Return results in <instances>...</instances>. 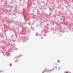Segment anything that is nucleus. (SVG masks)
<instances>
[{
  "label": "nucleus",
  "instance_id": "obj_1",
  "mask_svg": "<svg viewBox=\"0 0 73 73\" xmlns=\"http://www.w3.org/2000/svg\"><path fill=\"white\" fill-rule=\"evenodd\" d=\"M53 66L54 67H55V68H57V67L56 66H57V64H53Z\"/></svg>",
  "mask_w": 73,
  "mask_h": 73
},
{
  "label": "nucleus",
  "instance_id": "obj_2",
  "mask_svg": "<svg viewBox=\"0 0 73 73\" xmlns=\"http://www.w3.org/2000/svg\"><path fill=\"white\" fill-rule=\"evenodd\" d=\"M2 70H0V73L2 72H4V71H2Z\"/></svg>",
  "mask_w": 73,
  "mask_h": 73
},
{
  "label": "nucleus",
  "instance_id": "obj_3",
  "mask_svg": "<svg viewBox=\"0 0 73 73\" xmlns=\"http://www.w3.org/2000/svg\"><path fill=\"white\" fill-rule=\"evenodd\" d=\"M51 71V70L49 71V70H46V72H48L49 73V72H50Z\"/></svg>",
  "mask_w": 73,
  "mask_h": 73
},
{
  "label": "nucleus",
  "instance_id": "obj_4",
  "mask_svg": "<svg viewBox=\"0 0 73 73\" xmlns=\"http://www.w3.org/2000/svg\"><path fill=\"white\" fill-rule=\"evenodd\" d=\"M57 61H58V63H59L60 62V61L59 60H58Z\"/></svg>",
  "mask_w": 73,
  "mask_h": 73
},
{
  "label": "nucleus",
  "instance_id": "obj_5",
  "mask_svg": "<svg viewBox=\"0 0 73 73\" xmlns=\"http://www.w3.org/2000/svg\"><path fill=\"white\" fill-rule=\"evenodd\" d=\"M12 65V63H11L10 64V66H11Z\"/></svg>",
  "mask_w": 73,
  "mask_h": 73
},
{
  "label": "nucleus",
  "instance_id": "obj_6",
  "mask_svg": "<svg viewBox=\"0 0 73 73\" xmlns=\"http://www.w3.org/2000/svg\"><path fill=\"white\" fill-rule=\"evenodd\" d=\"M58 69H60V67H58Z\"/></svg>",
  "mask_w": 73,
  "mask_h": 73
},
{
  "label": "nucleus",
  "instance_id": "obj_7",
  "mask_svg": "<svg viewBox=\"0 0 73 73\" xmlns=\"http://www.w3.org/2000/svg\"><path fill=\"white\" fill-rule=\"evenodd\" d=\"M22 55H20L19 56V57H21V56Z\"/></svg>",
  "mask_w": 73,
  "mask_h": 73
},
{
  "label": "nucleus",
  "instance_id": "obj_8",
  "mask_svg": "<svg viewBox=\"0 0 73 73\" xmlns=\"http://www.w3.org/2000/svg\"><path fill=\"white\" fill-rule=\"evenodd\" d=\"M41 38L42 39V37H41Z\"/></svg>",
  "mask_w": 73,
  "mask_h": 73
},
{
  "label": "nucleus",
  "instance_id": "obj_9",
  "mask_svg": "<svg viewBox=\"0 0 73 73\" xmlns=\"http://www.w3.org/2000/svg\"><path fill=\"white\" fill-rule=\"evenodd\" d=\"M2 71H4L3 70H2Z\"/></svg>",
  "mask_w": 73,
  "mask_h": 73
},
{
  "label": "nucleus",
  "instance_id": "obj_10",
  "mask_svg": "<svg viewBox=\"0 0 73 73\" xmlns=\"http://www.w3.org/2000/svg\"><path fill=\"white\" fill-rule=\"evenodd\" d=\"M23 10H24V9H23Z\"/></svg>",
  "mask_w": 73,
  "mask_h": 73
},
{
  "label": "nucleus",
  "instance_id": "obj_11",
  "mask_svg": "<svg viewBox=\"0 0 73 73\" xmlns=\"http://www.w3.org/2000/svg\"><path fill=\"white\" fill-rule=\"evenodd\" d=\"M47 73H48V72Z\"/></svg>",
  "mask_w": 73,
  "mask_h": 73
}]
</instances>
